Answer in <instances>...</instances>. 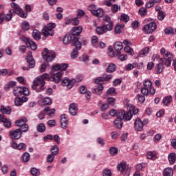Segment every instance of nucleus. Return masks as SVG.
I'll return each mask as SVG.
<instances>
[{
  "label": "nucleus",
  "instance_id": "obj_1",
  "mask_svg": "<svg viewBox=\"0 0 176 176\" xmlns=\"http://www.w3.org/2000/svg\"><path fill=\"white\" fill-rule=\"evenodd\" d=\"M47 78H49L47 74L36 77L33 81V85H32V90H35L37 93L43 91L45 89V85H46L45 79H47Z\"/></svg>",
  "mask_w": 176,
  "mask_h": 176
},
{
  "label": "nucleus",
  "instance_id": "obj_2",
  "mask_svg": "<svg viewBox=\"0 0 176 176\" xmlns=\"http://www.w3.org/2000/svg\"><path fill=\"white\" fill-rule=\"evenodd\" d=\"M64 45L72 43V46H76L77 49H82V43L79 41V38L72 36V34H66L63 38Z\"/></svg>",
  "mask_w": 176,
  "mask_h": 176
},
{
  "label": "nucleus",
  "instance_id": "obj_3",
  "mask_svg": "<svg viewBox=\"0 0 176 176\" xmlns=\"http://www.w3.org/2000/svg\"><path fill=\"white\" fill-rule=\"evenodd\" d=\"M60 64H56L55 65L52 66L50 72V74L52 75L50 80H52V82H55V83H60L61 80V76H63V72H59L57 74L54 73L57 71H60Z\"/></svg>",
  "mask_w": 176,
  "mask_h": 176
},
{
  "label": "nucleus",
  "instance_id": "obj_4",
  "mask_svg": "<svg viewBox=\"0 0 176 176\" xmlns=\"http://www.w3.org/2000/svg\"><path fill=\"white\" fill-rule=\"evenodd\" d=\"M161 54H164V57L160 58V61L165 65V67H170L171 65V61L174 60L173 54L170 52H166V49L162 47L160 50Z\"/></svg>",
  "mask_w": 176,
  "mask_h": 176
},
{
  "label": "nucleus",
  "instance_id": "obj_5",
  "mask_svg": "<svg viewBox=\"0 0 176 176\" xmlns=\"http://www.w3.org/2000/svg\"><path fill=\"white\" fill-rule=\"evenodd\" d=\"M14 96L19 97V96H30V91L28 88L24 87H16L13 90Z\"/></svg>",
  "mask_w": 176,
  "mask_h": 176
},
{
  "label": "nucleus",
  "instance_id": "obj_6",
  "mask_svg": "<svg viewBox=\"0 0 176 176\" xmlns=\"http://www.w3.org/2000/svg\"><path fill=\"white\" fill-rule=\"evenodd\" d=\"M53 28H56V23H48L47 26L43 29V35L46 37L49 36V35L53 36V35H54Z\"/></svg>",
  "mask_w": 176,
  "mask_h": 176
},
{
  "label": "nucleus",
  "instance_id": "obj_7",
  "mask_svg": "<svg viewBox=\"0 0 176 176\" xmlns=\"http://www.w3.org/2000/svg\"><path fill=\"white\" fill-rule=\"evenodd\" d=\"M26 61L29 66H23L22 67L23 71H30V68H34V67H35V60L32 56V53L30 52L28 54V55L26 56Z\"/></svg>",
  "mask_w": 176,
  "mask_h": 176
},
{
  "label": "nucleus",
  "instance_id": "obj_8",
  "mask_svg": "<svg viewBox=\"0 0 176 176\" xmlns=\"http://www.w3.org/2000/svg\"><path fill=\"white\" fill-rule=\"evenodd\" d=\"M11 7L15 10V13L19 14L22 19H27L28 13L23 11V10L17 5V3L12 2L11 3Z\"/></svg>",
  "mask_w": 176,
  "mask_h": 176
},
{
  "label": "nucleus",
  "instance_id": "obj_9",
  "mask_svg": "<svg viewBox=\"0 0 176 176\" xmlns=\"http://www.w3.org/2000/svg\"><path fill=\"white\" fill-rule=\"evenodd\" d=\"M117 116L121 118V119L125 120V122H129V120H131V118H133V113L120 110L118 112Z\"/></svg>",
  "mask_w": 176,
  "mask_h": 176
},
{
  "label": "nucleus",
  "instance_id": "obj_10",
  "mask_svg": "<svg viewBox=\"0 0 176 176\" xmlns=\"http://www.w3.org/2000/svg\"><path fill=\"white\" fill-rule=\"evenodd\" d=\"M75 82H82V77L79 80L76 78V80L73 79V80H69L68 78H65L62 80V85L63 86H66L69 90L72 87H74V85L75 84Z\"/></svg>",
  "mask_w": 176,
  "mask_h": 176
},
{
  "label": "nucleus",
  "instance_id": "obj_11",
  "mask_svg": "<svg viewBox=\"0 0 176 176\" xmlns=\"http://www.w3.org/2000/svg\"><path fill=\"white\" fill-rule=\"evenodd\" d=\"M45 54L43 55L44 60H45L47 63H50L53 61L56 58V54L53 51H49L47 48L44 50Z\"/></svg>",
  "mask_w": 176,
  "mask_h": 176
},
{
  "label": "nucleus",
  "instance_id": "obj_12",
  "mask_svg": "<svg viewBox=\"0 0 176 176\" xmlns=\"http://www.w3.org/2000/svg\"><path fill=\"white\" fill-rule=\"evenodd\" d=\"M156 28H157L156 23L151 22L147 25H145L142 28V31L144 34H152V32H153Z\"/></svg>",
  "mask_w": 176,
  "mask_h": 176
},
{
  "label": "nucleus",
  "instance_id": "obj_13",
  "mask_svg": "<svg viewBox=\"0 0 176 176\" xmlns=\"http://www.w3.org/2000/svg\"><path fill=\"white\" fill-rule=\"evenodd\" d=\"M117 169L118 171L120 172V173L123 176L130 175V174L129 173V169L127 168V165L126 164V162H120L117 166Z\"/></svg>",
  "mask_w": 176,
  "mask_h": 176
},
{
  "label": "nucleus",
  "instance_id": "obj_14",
  "mask_svg": "<svg viewBox=\"0 0 176 176\" xmlns=\"http://www.w3.org/2000/svg\"><path fill=\"white\" fill-rule=\"evenodd\" d=\"M21 39L25 43L27 47H30L32 50H36V49H38V46H36V44L35 43V42L32 41L31 39L28 38V37L22 36Z\"/></svg>",
  "mask_w": 176,
  "mask_h": 176
},
{
  "label": "nucleus",
  "instance_id": "obj_15",
  "mask_svg": "<svg viewBox=\"0 0 176 176\" xmlns=\"http://www.w3.org/2000/svg\"><path fill=\"white\" fill-rule=\"evenodd\" d=\"M9 135L12 140H20L23 134L20 129H17L9 132Z\"/></svg>",
  "mask_w": 176,
  "mask_h": 176
},
{
  "label": "nucleus",
  "instance_id": "obj_16",
  "mask_svg": "<svg viewBox=\"0 0 176 176\" xmlns=\"http://www.w3.org/2000/svg\"><path fill=\"white\" fill-rule=\"evenodd\" d=\"M113 76L112 74H103L101 77H98L95 80V83H100V82H108L111 79H112Z\"/></svg>",
  "mask_w": 176,
  "mask_h": 176
},
{
  "label": "nucleus",
  "instance_id": "obj_17",
  "mask_svg": "<svg viewBox=\"0 0 176 176\" xmlns=\"http://www.w3.org/2000/svg\"><path fill=\"white\" fill-rule=\"evenodd\" d=\"M134 127L135 131H142V130H144V122L140 118H136L135 120Z\"/></svg>",
  "mask_w": 176,
  "mask_h": 176
},
{
  "label": "nucleus",
  "instance_id": "obj_18",
  "mask_svg": "<svg viewBox=\"0 0 176 176\" xmlns=\"http://www.w3.org/2000/svg\"><path fill=\"white\" fill-rule=\"evenodd\" d=\"M13 18L12 14H1L0 13V24H3L4 21H10Z\"/></svg>",
  "mask_w": 176,
  "mask_h": 176
},
{
  "label": "nucleus",
  "instance_id": "obj_19",
  "mask_svg": "<svg viewBox=\"0 0 176 176\" xmlns=\"http://www.w3.org/2000/svg\"><path fill=\"white\" fill-rule=\"evenodd\" d=\"M28 101V98L22 97V98H16L14 100V104L16 107H21L24 102H27Z\"/></svg>",
  "mask_w": 176,
  "mask_h": 176
},
{
  "label": "nucleus",
  "instance_id": "obj_20",
  "mask_svg": "<svg viewBox=\"0 0 176 176\" xmlns=\"http://www.w3.org/2000/svg\"><path fill=\"white\" fill-rule=\"evenodd\" d=\"M82 31H83V27H74L71 30V34L72 36H76V35H80V34H82Z\"/></svg>",
  "mask_w": 176,
  "mask_h": 176
},
{
  "label": "nucleus",
  "instance_id": "obj_21",
  "mask_svg": "<svg viewBox=\"0 0 176 176\" xmlns=\"http://www.w3.org/2000/svg\"><path fill=\"white\" fill-rule=\"evenodd\" d=\"M0 121L3 123L4 127H6L7 129H9V127L12 126V122H10V120L5 118V116H3V114L0 115Z\"/></svg>",
  "mask_w": 176,
  "mask_h": 176
},
{
  "label": "nucleus",
  "instance_id": "obj_22",
  "mask_svg": "<svg viewBox=\"0 0 176 176\" xmlns=\"http://www.w3.org/2000/svg\"><path fill=\"white\" fill-rule=\"evenodd\" d=\"M113 124L116 129L120 130L123 127V120L117 116V118L113 121Z\"/></svg>",
  "mask_w": 176,
  "mask_h": 176
},
{
  "label": "nucleus",
  "instance_id": "obj_23",
  "mask_svg": "<svg viewBox=\"0 0 176 176\" xmlns=\"http://www.w3.org/2000/svg\"><path fill=\"white\" fill-rule=\"evenodd\" d=\"M69 112L71 113L73 116H75L76 113H78V106L75 103L70 104L69 107Z\"/></svg>",
  "mask_w": 176,
  "mask_h": 176
},
{
  "label": "nucleus",
  "instance_id": "obj_24",
  "mask_svg": "<svg viewBox=\"0 0 176 176\" xmlns=\"http://www.w3.org/2000/svg\"><path fill=\"white\" fill-rule=\"evenodd\" d=\"M60 126L62 129H67L68 127V118L64 114L60 116Z\"/></svg>",
  "mask_w": 176,
  "mask_h": 176
},
{
  "label": "nucleus",
  "instance_id": "obj_25",
  "mask_svg": "<svg viewBox=\"0 0 176 176\" xmlns=\"http://www.w3.org/2000/svg\"><path fill=\"white\" fill-rule=\"evenodd\" d=\"M104 86L102 84H100L96 86V88L92 89V92L94 93V94H98V96H100V94H102Z\"/></svg>",
  "mask_w": 176,
  "mask_h": 176
},
{
  "label": "nucleus",
  "instance_id": "obj_26",
  "mask_svg": "<svg viewBox=\"0 0 176 176\" xmlns=\"http://www.w3.org/2000/svg\"><path fill=\"white\" fill-rule=\"evenodd\" d=\"M113 47L116 54H120V51L123 50V43L122 42H116L114 43Z\"/></svg>",
  "mask_w": 176,
  "mask_h": 176
},
{
  "label": "nucleus",
  "instance_id": "obj_27",
  "mask_svg": "<svg viewBox=\"0 0 176 176\" xmlns=\"http://www.w3.org/2000/svg\"><path fill=\"white\" fill-rule=\"evenodd\" d=\"M52 98L49 97L44 98L43 100L38 101L40 105H52Z\"/></svg>",
  "mask_w": 176,
  "mask_h": 176
},
{
  "label": "nucleus",
  "instance_id": "obj_28",
  "mask_svg": "<svg viewBox=\"0 0 176 176\" xmlns=\"http://www.w3.org/2000/svg\"><path fill=\"white\" fill-rule=\"evenodd\" d=\"M126 109L128 112H131V113H133V115H137V113H138V109L135 108V107L131 104H128Z\"/></svg>",
  "mask_w": 176,
  "mask_h": 176
},
{
  "label": "nucleus",
  "instance_id": "obj_29",
  "mask_svg": "<svg viewBox=\"0 0 176 176\" xmlns=\"http://www.w3.org/2000/svg\"><path fill=\"white\" fill-rule=\"evenodd\" d=\"M116 71V65L114 63H110L106 69V72L108 74H112Z\"/></svg>",
  "mask_w": 176,
  "mask_h": 176
},
{
  "label": "nucleus",
  "instance_id": "obj_30",
  "mask_svg": "<svg viewBox=\"0 0 176 176\" xmlns=\"http://www.w3.org/2000/svg\"><path fill=\"white\" fill-rule=\"evenodd\" d=\"M147 54H149V47H148L143 48L139 52L138 57H145V56H147Z\"/></svg>",
  "mask_w": 176,
  "mask_h": 176
},
{
  "label": "nucleus",
  "instance_id": "obj_31",
  "mask_svg": "<svg viewBox=\"0 0 176 176\" xmlns=\"http://www.w3.org/2000/svg\"><path fill=\"white\" fill-rule=\"evenodd\" d=\"M163 65H164V64H163L162 61L156 65L155 70L157 74H162L163 72V69H164V66Z\"/></svg>",
  "mask_w": 176,
  "mask_h": 176
},
{
  "label": "nucleus",
  "instance_id": "obj_32",
  "mask_svg": "<svg viewBox=\"0 0 176 176\" xmlns=\"http://www.w3.org/2000/svg\"><path fill=\"white\" fill-rule=\"evenodd\" d=\"M124 28V25L118 23L114 29L115 34H122V30Z\"/></svg>",
  "mask_w": 176,
  "mask_h": 176
},
{
  "label": "nucleus",
  "instance_id": "obj_33",
  "mask_svg": "<svg viewBox=\"0 0 176 176\" xmlns=\"http://www.w3.org/2000/svg\"><path fill=\"white\" fill-rule=\"evenodd\" d=\"M96 33L98 35H102L107 34V30L104 25L96 28Z\"/></svg>",
  "mask_w": 176,
  "mask_h": 176
},
{
  "label": "nucleus",
  "instance_id": "obj_34",
  "mask_svg": "<svg viewBox=\"0 0 176 176\" xmlns=\"http://www.w3.org/2000/svg\"><path fill=\"white\" fill-rule=\"evenodd\" d=\"M0 111L2 112V113L10 115V113H12V109H10V107H5L3 105H1L0 108Z\"/></svg>",
  "mask_w": 176,
  "mask_h": 176
},
{
  "label": "nucleus",
  "instance_id": "obj_35",
  "mask_svg": "<svg viewBox=\"0 0 176 176\" xmlns=\"http://www.w3.org/2000/svg\"><path fill=\"white\" fill-rule=\"evenodd\" d=\"M93 14L96 17H102L104 16V10L101 8H96Z\"/></svg>",
  "mask_w": 176,
  "mask_h": 176
},
{
  "label": "nucleus",
  "instance_id": "obj_36",
  "mask_svg": "<svg viewBox=\"0 0 176 176\" xmlns=\"http://www.w3.org/2000/svg\"><path fill=\"white\" fill-rule=\"evenodd\" d=\"M168 159L170 164H174V163H175V160H176L175 153H170V155L168 156Z\"/></svg>",
  "mask_w": 176,
  "mask_h": 176
},
{
  "label": "nucleus",
  "instance_id": "obj_37",
  "mask_svg": "<svg viewBox=\"0 0 176 176\" xmlns=\"http://www.w3.org/2000/svg\"><path fill=\"white\" fill-rule=\"evenodd\" d=\"M25 123H27V118H21V120H17L15 122V124L18 127H21V126L25 125Z\"/></svg>",
  "mask_w": 176,
  "mask_h": 176
},
{
  "label": "nucleus",
  "instance_id": "obj_38",
  "mask_svg": "<svg viewBox=\"0 0 176 176\" xmlns=\"http://www.w3.org/2000/svg\"><path fill=\"white\" fill-rule=\"evenodd\" d=\"M82 49H78L76 46H75V48L73 50L72 52L71 53V57L72 58H77L78 56H79V50H81Z\"/></svg>",
  "mask_w": 176,
  "mask_h": 176
},
{
  "label": "nucleus",
  "instance_id": "obj_39",
  "mask_svg": "<svg viewBox=\"0 0 176 176\" xmlns=\"http://www.w3.org/2000/svg\"><path fill=\"white\" fill-rule=\"evenodd\" d=\"M45 112H46L47 115H48V116H52V115H54L55 112H56V109H51L50 107H46L44 109Z\"/></svg>",
  "mask_w": 176,
  "mask_h": 176
},
{
  "label": "nucleus",
  "instance_id": "obj_40",
  "mask_svg": "<svg viewBox=\"0 0 176 176\" xmlns=\"http://www.w3.org/2000/svg\"><path fill=\"white\" fill-rule=\"evenodd\" d=\"M174 172L171 168H166L164 170L163 175L164 176H173Z\"/></svg>",
  "mask_w": 176,
  "mask_h": 176
},
{
  "label": "nucleus",
  "instance_id": "obj_41",
  "mask_svg": "<svg viewBox=\"0 0 176 176\" xmlns=\"http://www.w3.org/2000/svg\"><path fill=\"white\" fill-rule=\"evenodd\" d=\"M32 36L36 41H39L41 39V32L38 30H34L32 32Z\"/></svg>",
  "mask_w": 176,
  "mask_h": 176
},
{
  "label": "nucleus",
  "instance_id": "obj_42",
  "mask_svg": "<svg viewBox=\"0 0 176 176\" xmlns=\"http://www.w3.org/2000/svg\"><path fill=\"white\" fill-rule=\"evenodd\" d=\"M36 129L38 133H45V131H46V126L43 123L39 124Z\"/></svg>",
  "mask_w": 176,
  "mask_h": 176
},
{
  "label": "nucleus",
  "instance_id": "obj_43",
  "mask_svg": "<svg viewBox=\"0 0 176 176\" xmlns=\"http://www.w3.org/2000/svg\"><path fill=\"white\" fill-rule=\"evenodd\" d=\"M30 174L32 176H39L41 175V170L36 168H32L30 170Z\"/></svg>",
  "mask_w": 176,
  "mask_h": 176
},
{
  "label": "nucleus",
  "instance_id": "obj_44",
  "mask_svg": "<svg viewBox=\"0 0 176 176\" xmlns=\"http://www.w3.org/2000/svg\"><path fill=\"white\" fill-rule=\"evenodd\" d=\"M172 101H173V97H171V96H168L164 98L163 104L164 105H168V104H170V102H171Z\"/></svg>",
  "mask_w": 176,
  "mask_h": 176
},
{
  "label": "nucleus",
  "instance_id": "obj_45",
  "mask_svg": "<svg viewBox=\"0 0 176 176\" xmlns=\"http://www.w3.org/2000/svg\"><path fill=\"white\" fill-rule=\"evenodd\" d=\"M103 26H104L107 32H108V31H112L113 29V22H109L108 24L104 25Z\"/></svg>",
  "mask_w": 176,
  "mask_h": 176
},
{
  "label": "nucleus",
  "instance_id": "obj_46",
  "mask_svg": "<svg viewBox=\"0 0 176 176\" xmlns=\"http://www.w3.org/2000/svg\"><path fill=\"white\" fill-rule=\"evenodd\" d=\"M124 52H126V53H128L131 56H133L134 55V50L131 47H130V46H129V45H126L124 48Z\"/></svg>",
  "mask_w": 176,
  "mask_h": 176
},
{
  "label": "nucleus",
  "instance_id": "obj_47",
  "mask_svg": "<svg viewBox=\"0 0 176 176\" xmlns=\"http://www.w3.org/2000/svg\"><path fill=\"white\" fill-rule=\"evenodd\" d=\"M50 151L52 152V155L54 156H56L58 153V147L56 145H54L51 148Z\"/></svg>",
  "mask_w": 176,
  "mask_h": 176
},
{
  "label": "nucleus",
  "instance_id": "obj_48",
  "mask_svg": "<svg viewBox=\"0 0 176 176\" xmlns=\"http://www.w3.org/2000/svg\"><path fill=\"white\" fill-rule=\"evenodd\" d=\"M118 152H119V150L116 147H111L109 148V153L111 156L118 155Z\"/></svg>",
  "mask_w": 176,
  "mask_h": 176
},
{
  "label": "nucleus",
  "instance_id": "obj_49",
  "mask_svg": "<svg viewBox=\"0 0 176 176\" xmlns=\"http://www.w3.org/2000/svg\"><path fill=\"white\" fill-rule=\"evenodd\" d=\"M139 14L142 17H144V16H146V13H148V10H146V8L142 7L139 9Z\"/></svg>",
  "mask_w": 176,
  "mask_h": 176
},
{
  "label": "nucleus",
  "instance_id": "obj_50",
  "mask_svg": "<svg viewBox=\"0 0 176 176\" xmlns=\"http://www.w3.org/2000/svg\"><path fill=\"white\" fill-rule=\"evenodd\" d=\"M28 125L25 124L24 125H22L21 127H19L18 130H20L21 134H23V133H27V131H28Z\"/></svg>",
  "mask_w": 176,
  "mask_h": 176
},
{
  "label": "nucleus",
  "instance_id": "obj_51",
  "mask_svg": "<svg viewBox=\"0 0 176 176\" xmlns=\"http://www.w3.org/2000/svg\"><path fill=\"white\" fill-rule=\"evenodd\" d=\"M143 85L146 89H151V87H152V81H151L150 80L146 79L144 81Z\"/></svg>",
  "mask_w": 176,
  "mask_h": 176
},
{
  "label": "nucleus",
  "instance_id": "obj_52",
  "mask_svg": "<svg viewBox=\"0 0 176 176\" xmlns=\"http://www.w3.org/2000/svg\"><path fill=\"white\" fill-rule=\"evenodd\" d=\"M164 17H166V12L160 11L157 15L158 20H160V21H163V20H164Z\"/></svg>",
  "mask_w": 176,
  "mask_h": 176
},
{
  "label": "nucleus",
  "instance_id": "obj_53",
  "mask_svg": "<svg viewBox=\"0 0 176 176\" xmlns=\"http://www.w3.org/2000/svg\"><path fill=\"white\" fill-rule=\"evenodd\" d=\"M120 20L121 21H124V23H129L130 17L126 14H122L120 16Z\"/></svg>",
  "mask_w": 176,
  "mask_h": 176
},
{
  "label": "nucleus",
  "instance_id": "obj_54",
  "mask_svg": "<svg viewBox=\"0 0 176 176\" xmlns=\"http://www.w3.org/2000/svg\"><path fill=\"white\" fill-rule=\"evenodd\" d=\"M166 35H171V34H175V31L173 28H167L164 30Z\"/></svg>",
  "mask_w": 176,
  "mask_h": 176
},
{
  "label": "nucleus",
  "instance_id": "obj_55",
  "mask_svg": "<svg viewBox=\"0 0 176 176\" xmlns=\"http://www.w3.org/2000/svg\"><path fill=\"white\" fill-rule=\"evenodd\" d=\"M109 57H116V51H113V48L112 46L109 47Z\"/></svg>",
  "mask_w": 176,
  "mask_h": 176
},
{
  "label": "nucleus",
  "instance_id": "obj_56",
  "mask_svg": "<svg viewBox=\"0 0 176 176\" xmlns=\"http://www.w3.org/2000/svg\"><path fill=\"white\" fill-rule=\"evenodd\" d=\"M16 82L14 81H10V82H8L6 86H5V89H12L13 87H14V86H16Z\"/></svg>",
  "mask_w": 176,
  "mask_h": 176
},
{
  "label": "nucleus",
  "instance_id": "obj_57",
  "mask_svg": "<svg viewBox=\"0 0 176 176\" xmlns=\"http://www.w3.org/2000/svg\"><path fill=\"white\" fill-rule=\"evenodd\" d=\"M116 57H118L120 61H125V60H127V55L121 54V53L119 54H116Z\"/></svg>",
  "mask_w": 176,
  "mask_h": 176
},
{
  "label": "nucleus",
  "instance_id": "obj_58",
  "mask_svg": "<svg viewBox=\"0 0 176 176\" xmlns=\"http://www.w3.org/2000/svg\"><path fill=\"white\" fill-rule=\"evenodd\" d=\"M21 27L23 30H25V31H28V30H30V23L27 21L23 22Z\"/></svg>",
  "mask_w": 176,
  "mask_h": 176
},
{
  "label": "nucleus",
  "instance_id": "obj_59",
  "mask_svg": "<svg viewBox=\"0 0 176 176\" xmlns=\"http://www.w3.org/2000/svg\"><path fill=\"white\" fill-rule=\"evenodd\" d=\"M30 153H25L22 155V160H23L25 162H29L30 161Z\"/></svg>",
  "mask_w": 176,
  "mask_h": 176
},
{
  "label": "nucleus",
  "instance_id": "obj_60",
  "mask_svg": "<svg viewBox=\"0 0 176 176\" xmlns=\"http://www.w3.org/2000/svg\"><path fill=\"white\" fill-rule=\"evenodd\" d=\"M80 61H83L84 63H87L89 61V56L87 54H83L82 56H80L79 58Z\"/></svg>",
  "mask_w": 176,
  "mask_h": 176
},
{
  "label": "nucleus",
  "instance_id": "obj_61",
  "mask_svg": "<svg viewBox=\"0 0 176 176\" xmlns=\"http://www.w3.org/2000/svg\"><path fill=\"white\" fill-rule=\"evenodd\" d=\"M88 10L91 12L92 14H94V12L97 10V6L91 4L88 7Z\"/></svg>",
  "mask_w": 176,
  "mask_h": 176
},
{
  "label": "nucleus",
  "instance_id": "obj_62",
  "mask_svg": "<svg viewBox=\"0 0 176 176\" xmlns=\"http://www.w3.org/2000/svg\"><path fill=\"white\" fill-rule=\"evenodd\" d=\"M119 9H120V6H118V4H114L111 6V12L113 13H118Z\"/></svg>",
  "mask_w": 176,
  "mask_h": 176
},
{
  "label": "nucleus",
  "instance_id": "obj_63",
  "mask_svg": "<svg viewBox=\"0 0 176 176\" xmlns=\"http://www.w3.org/2000/svg\"><path fill=\"white\" fill-rule=\"evenodd\" d=\"M54 156L53 154H50L47 156V163H53L54 160Z\"/></svg>",
  "mask_w": 176,
  "mask_h": 176
},
{
  "label": "nucleus",
  "instance_id": "obj_64",
  "mask_svg": "<svg viewBox=\"0 0 176 176\" xmlns=\"http://www.w3.org/2000/svg\"><path fill=\"white\" fill-rule=\"evenodd\" d=\"M102 175L103 176H112V172H111V170L106 168L103 170Z\"/></svg>",
  "mask_w": 176,
  "mask_h": 176
}]
</instances>
